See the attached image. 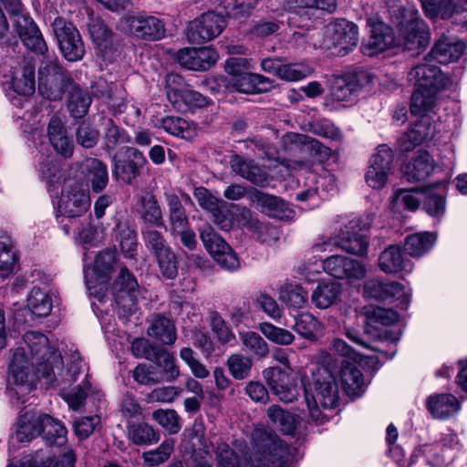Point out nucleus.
<instances>
[{
  "label": "nucleus",
  "mask_w": 467,
  "mask_h": 467,
  "mask_svg": "<svg viewBox=\"0 0 467 467\" xmlns=\"http://www.w3.org/2000/svg\"><path fill=\"white\" fill-rule=\"evenodd\" d=\"M252 444L254 461L257 464L241 459L228 444L221 442L215 451L217 467H288L293 461L295 449L270 431L255 429L252 433Z\"/></svg>",
  "instance_id": "1"
},
{
  "label": "nucleus",
  "mask_w": 467,
  "mask_h": 467,
  "mask_svg": "<svg viewBox=\"0 0 467 467\" xmlns=\"http://www.w3.org/2000/svg\"><path fill=\"white\" fill-rule=\"evenodd\" d=\"M38 69V93L48 100H60L75 87L70 73L57 59H48Z\"/></svg>",
  "instance_id": "2"
},
{
  "label": "nucleus",
  "mask_w": 467,
  "mask_h": 467,
  "mask_svg": "<svg viewBox=\"0 0 467 467\" xmlns=\"http://www.w3.org/2000/svg\"><path fill=\"white\" fill-rule=\"evenodd\" d=\"M147 159L137 148L125 147L111 160V173L116 182L134 185L140 177Z\"/></svg>",
  "instance_id": "3"
},
{
  "label": "nucleus",
  "mask_w": 467,
  "mask_h": 467,
  "mask_svg": "<svg viewBox=\"0 0 467 467\" xmlns=\"http://www.w3.org/2000/svg\"><path fill=\"white\" fill-rule=\"evenodd\" d=\"M51 27L63 57L69 62L81 60L86 50L81 36L74 24L64 17L57 16L52 22Z\"/></svg>",
  "instance_id": "4"
},
{
  "label": "nucleus",
  "mask_w": 467,
  "mask_h": 467,
  "mask_svg": "<svg viewBox=\"0 0 467 467\" xmlns=\"http://www.w3.org/2000/svg\"><path fill=\"white\" fill-rule=\"evenodd\" d=\"M116 264V250L105 249L96 255L92 268L84 269L86 285L90 296L99 297L115 271Z\"/></svg>",
  "instance_id": "5"
},
{
  "label": "nucleus",
  "mask_w": 467,
  "mask_h": 467,
  "mask_svg": "<svg viewBox=\"0 0 467 467\" xmlns=\"http://www.w3.org/2000/svg\"><path fill=\"white\" fill-rule=\"evenodd\" d=\"M338 381H307L304 384L305 400L313 420L317 421L321 411L319 402L324 408H334L338 403Z\"/></svg>",
  "instance_id": "6"
},
{
  "label": "nucleus",
  "mask_w": 467,
  "mask_h": 467,
  "mask_svg": "<svg viewBox=\"0 0 467 467\" xmlns=\"http://www.w3.org/2000/svg\"><path fill=\"white\" fill-rule=\"evenodd\" d=\"M310 372L312 379H362L364 377L355 362L348 359L337 361L329 354L313 364Z\"/></svg>",
  "instance_id": "7"
},
{
  "label": "nucleus",
  "mask_w": 467,
  "mask_h": 467,
  "mask_svg": "<svg viewBox=\"0 0 467 467\" xmlns=\"http://www.w3.org/2000/svg\"><path fill=\"white\" fill-rule=\"evenodd\" d=\"M226 26L225 17L215 12L203 13L189 22L185 35L192 44H202L218 36Z\"/></svg>",
  "instance_id": "8"
},
{
  "label": "nucleus",
  "mask_w": 467,
  "mask_h": 467,
  "mask_svg": "<svg viewBox=\"0 0 467 467\" xmlns=\"http://www.w3.org/2000/svg\"><path fill=\"white\" fill-rule=\"evenodd\" d=\"M182 78L176 74L166 77V96L174 108L181 111L199 109L208 104V99L198 91L180 87Z\"/></svg>",
  "instance_id": "9"
},
{
  "label": "nucleus",
  "mask_w": 467,
  "mask_h": 467,
  "mask_svg": "<svg viewBox=\"0 0 467 467\" xmlns=\"http://www.w3.org/2000/svg\"><path fill=\"white\" fill-rule=\"evenodd\" d=\"M328 48L333 55L346 56L358 43V28L353 22L343 18L336 19L327 26Z\"/></svg>",
  "instance_id": "10"
},
{
  "label": "nucleus",
  "mask_w": 467,
  "mask_h": 467,
  "mask_svg": "<svg viewBox=\"0 0 467 467\" xmlns=\"http://www.w3.org/2000/svg\"><path fill=\"white\" fill-rule=\"evenodd\" d=\"M90 207L88 189L78 182L68 185L62 192L58 202L59 216L75 219L83 216Z\"/></svg>",
  "instance_id": "11"
},
{
  "label": "nucleus",
  "mask_w": 467,
  "mask_h": 467,
  "mask_svg": "<svg viewBox=\"0 0 467 467\" xmlns=\"http://www.w3.org/2000/svg\"><path fill=\"white\" fill-rule=\"evenodd\" d=\"M371 80V75L363 69L335 76L330 87L331 97L337 101L352 100L359 89L369 84Z\"/></svg>",
  "instance_id": "12"
},
{
  "label": "nucleus",
  "mask_w": 467,
  "mask_h": 467,
  "mask_svg": "<svg viewBox=\"0 0 467 467\" xmlns=\"http://www.w3.org/2000/svg\"><path fill=\"white\" fill-rule=\"evenodd\" d=\"M112 293L116 304L122 307L124 312L131 314L135 309L140 291L136 277L127 267L120 268L113 282Z\"/></svg>",
  "instance_id": "13"
},
{
  "label": "nucleus",
  "mask_w": 467,
  "mask_h": 467,
  "mask_svg": "<svg viewBox=\"0 0 467 467\" xmlns=\"http://www.w3.org/2000/svg\"><path fill=\"white\" fill-rule=\"evenodd\" d=\"M12 21L19 38L27 49L38 55H45L47 52V45L40 29L26 11Z\"/></svg>",
  "instance_id": "14"
},
{
  "label": "nucleus",
  "mask_w": 467,
  "mask_h": 467,
  "mask_svg": "<svg viewBox=\"0 0 467 467\" xmlns=\"http://www.w3.org/2000/svg\"><path fill=\"white\" fill-rule=\"evenodd\" d=\"M326 273L337 279L360 280L365 277L367 269L361 262L344 255H331L322 261Z\"/></svg>",
  "instance_id": "15"
},
{
  "label": "nucleus",
  "mask_w": 467,
  "mask_h": 467,
  "mask_svg": "<svg viewBox=\"0 0 467 467\" xmlns=\"http://www.w3.org/2000/svg\"><path fill=\"white\" fill-rule=\"evenodd\" d=\"M392 161V150L385 144L379 145L377 148V152L370 158L366 173V181L370 187L381 189L385 186L391 170Z\"/></svg>",
  "instance_id": "16"
},
{
  "label": "nucleus",
  "mask_w": 467,
  "mask_h": 467,
  "mask_svg": "<svg viewBox=\"0 0 467 467\" xmlns=\"http://www.w3.org/2000/svg\"><path fill=\"white\" fill-rule=\"evenodd\" d=\"M249 199L257 208L269 217L282 221H290L295 217V211L282 198L265 193L257 189L250 192Z\"/></svg>",
  "instance_id": "17"
},
{
  "label": "nucleus",
  "mask_w": 467,
  "mask_h": 467,
  "mask_svg": "<svg viewBox=\"0 0 467 467\" xmlns=\"http://www.w3.org/2000/svg\"><path fill=\"white\" fill-rule=\"evenodd\" d=\"M421 202L431 216L439 217L445 212V199L443 195L435 192L434 185L410 187V211L418 209Z\"/></svg>",
  "instance_id": "18"
},
{
  "label": "nucleus",
  "mask_w": 467,
  "mask_h": 467,
  "mask_svg": "<svg viewBox=\"0 0 467 467\" xmlns=\"http://www.w3.org/2000/svg\"><path fill=\"white\" fill-rule=\"evenodd\" d=\"M175 57L177 62L187 69L204 71L215 64L218 54L211 47H185L180 49Z\"/></svg>",
  "instance_id": "19"
},
{
  "label": "nucleus",
  "mask_w": 467,
  "mask_h": 467,
  "mask_svg": "<svg viewBox=\"0 0 467 467\" xmlns=\"http://www.w3.org/2000/svg\"><path fill=\"white\" fill-rule=\"evenodd\" d=\"M427 410L432 418L447 420L458 416L462 410L461 400L451 393H435L425 400Z\"/></svg>",
  "instance_id": "20"
},
{
  "label": "nucleus",
  "mask_w": 467,
  "mask_h": 467,
  "mask_svg": "<svg viewBox=\"0 0 467 467\" xmlns=\"http://www.w3.org/2000/svg\"><path fill=\"white\" fill-rule=\"evenodd\" d=\"M395 43L392 28L382 21L371 25L370 36L367 42L360 47L365 56L374 57L389 49Z\"/></svg>",
  "instance_id": "21"
},
{
  "label": "nucleus",
  "mask_w": 467,
  "mask_h": 467,
  "mask_svg": "<svg viewBox=\"0 0 467 467\" xmlns=\"http://www.w3.org/2000/svg\"><path fill=\"white\" fill-rule=\"evenodd\" d=\"M365 334L374 341L387 338L388 331L378 326L388 327L398 319L397 313L389 308L371 307L366 311Z\"/></svg>",
  "instance_id": "22"
},
{
  "label": "nucleus",
  "mask_w": 467,
  "mask_h": 467,
  "mask_svg": "<svg viewBox=\"0 0 467 467\" xmlns=\"http://www.w3.org/2000/svg\"><path fill=\"white\" fill-rule=\"evenodd\" d=\"M463 41L453 36L441 35L434 43L431 52L424 57L427 61L430 57L441 64H449L458 60L465 50Z\"/></svg>",
  "instance_id": "23"
},
{
  "label": "nucleus",
  "mask_w": 467,
  "mask_h": 467,
  "mask_svg": "<svg viewBox=\"0 0 467 467\" xmlns=\"http://www.w3.org/2000/svg\"><path fill=\"white\" fill-rule=\"evenodd\" d=\"M130 30L135 36L148 41H157L165 36L162 20L149 15H138L130 18Z\"/></svg>",
  "instance_id": "24"
},
{
  "label": "nucleus",
  "mask_w": 467,
  "mask_h": 467,
  "mask_svg": "<svg viewBox=\"0 0 467 467\" xmlns=\"http://www.w3.org/2000/svg\"><path fill=\"white\" fill-rule=\"evenodd\" d=\"M230 165L234 172L256 186L264 188L269 184L268 173L253 160L234 155L231 158Z\"/></svg>",
  "instance_id": "25"
},
{
  "label": "nucleus",
  "mask_w": 467,
  "mask_h": 467,
  "mask_svg": "<svg viewBox=\"0 0 467 467\" xmlns=\"http://www.w3.org/2000/svg\"><path fill=\"white\" fill-rule=\"evenodd\" d=\"M413 76L419 88L445 89L451 84L450 78L438 66L427 62L415 66Z\"/></svg>",
  "instance_id": "26"
},
{
  "label": "nucleus",
  "mask_w": 467,
  "mask_h": 467,
  "mask_svg": "<svg viewBox=\"0 0 467 467\" xmlns=\"http://www.w3.org/2000/svg\"><path fill=\"white\" fill-rule=\"evenodd\" d=\"M32 375L36 379H57L64 376L63 358L58 350H51L48 355H42L32 362Z\"/></svg>",
  "instance_id": "27"
},
{
  "label": "nucleus",
  "mask_w": 467,
  "mask_h": 467,
  "mask_svg": "<svg viewBox=\"0 0 467 467\" xmlns=\"http://www.w3.org/2000/svg\"><path fill=\"white\" fill-rule=\"evenodd\" d=\"M405 286L395 281H383L379 278L367 280L363 285L365 297L378 301L399 299L404 295Z\"/></svg>",
  "instance_id": "28"
},
{
  "label": "nucleus",
  "mask_w": 467,
  "mask_h": 467,
  "mask_svg": "<svg viewBox=\"0 0 467 467\" xmlns=\"http://www.w3.org/2000/svg\"><path fill=\"white\" fill-rule=\"evenodd\" d=\"M48 140L55 151L64 159H69L74 152V142L68 137L67 128L59 117L53 116L47 125Z\"/></svg>",
  "instance_id": "29"
},
{
  "label": "nucleus",
  "mask_w": 467,
  "mask_h": 467,
  "mask_svg": "<svg viewBox=\"0 0 467 467\" xmlns=\"http://www.w3.org/2000/svg\"><path fill=\"white\" fill-rule=\"evenodd\" d=\"M227 87L245 94L264 93L273 88V81L265 76L246 72L237 78H232Z\"/></svg>",
  "instance_id": "30"
},
{
  "label": "nucleus",
  "mask_w": 467,
  "mask_h": 467,
  "mask_svg": "<svg viewBox=\"0 0 467 467\" xmlns=\"http://www.w3.org/2000/svg\"><path fill=\"white\" fill-rule=\"evenodd\" d=\"M61 398L68 404L69 408L78 410L87 399L98 400L100 401L102 394L94 391L89 381H82L78 384L71 383L61 389Z\"/></svg>",
  "instance_id": "31"
},
{
  "label": "nucleus",
  "mask_w": 467,
  "mask_h": 467,
  "mask_svg": "<svg viewBox=\"0 0 467 467\" xmlns=\"http://www.w3.org/2000/svg\"><path fill=\"white\" fill-rule=\"evenodd\" d=\"M86 179L93 193H101L109 182L108 166L101 160L88 158L85 163Z\"/></svg>",
  "instance_id": "32"
},
{
  "label": "nucleus",
  "mask_w": 467,
  "mask_h": 467,
  "mask_svg": "<svg viewBox=\"0 0 467 467\" xmlns=\"http://www.w3.org/2000/svg\"><path fill=\"white\" fill-rule=\"evenodd\" d=\"M342 285L338 282H320L311 295L312 303L320 309H326L336 304L340 297Z\"/></svg>",
  "instance_id": "33"
},
{
  "label": "nucleus",
  "mask_w": 467,
  "mask_h": 467,
  "mask_svg": "<svg viewBox=\"0 0 467 467\" xmlns=\"http://www.w3.org/2000/svg\"><path fill=\"white\" fill-rule=\"evenodd\" d=\"M443 89L423 88L416 87L413 94L410 96V113L426 114L432 111L439 102V94Z\"/></svg>",
  "instance_id": "34"
},
{
  "label": "nucleus",
  "mask_w": 467,
  "mask_h": 467,
  "mask_svg": "<svg viewBox=\"0 0 467 467\" xmlns=\"http://www.w3.org/2000/svg\"><path fill=\"white\" fill-rule=\"evenodd\" d=\"M147 334L163 345L171 346L174 344L177 338L176 327L173 322L161 315L152 317Z\"/></svg>",
  "instance_id": "35"
},
{
  "label": "nucleus",
  "mask_w": 467,
  "mask_h": 467,
  "mask_svg": "<svg viewBox=\"0 0 467 467\" xmlns=\"http://www.w3.org/2000/svg\"><path fill=\"white\" fill-rule=\"evenodd\" d=\"M40 434V414L30 410L19 416L16 431V437L18 441L28 442Z\"/></svg>",
  "instance_id": "36"
},
{
  "label": "nucleus",
  "mask_w": 467,
  "mask_h": 467,
  "mask_svg": "<svg viewBox=\"0 0 467 467\" xmlns=\"http://www.w3.org/2000/svg\"><path fill=\"white\" fill-rule=\"evenodd\" d=\"M417 11L415 12V15ZM410 56L416 51L420 55L430 44L431 34L427 24L420 18L414 16L413 10L410 9Z\"/></svg>",
  "instance_id": "37"
},
{
  "label": "nucleus",
  "mask_w": 467,
  "mask_h": 467,
  "mask_svg": "<svg viewBox=\"0 0 467 467\" xmlns=\"http://www.w3.org/2000/svg\"><path fill=\"white\" fill-rule=\"evenodd\" d=\"M436 162L426 150L420 149L410 158V179L425 181L434 171Z\"/></svg>",
  "instance_id": "38"
},
{
  "label": "nucleus",
  "mask_w": 467,
  "mask_h": 467,
  "mask_svg": "<svg viewBox=\"0 0 467 467\" xmlns=\"http://www.w3.org/2000/svg\"><path fill=\"white\" fill-rule=\"evenodd\" d=\"M41 434L47 444L62 446L67 441V430L58 420L47 414H40Z\"/></svg>",
  "instance_id": "39"
},
{
  "label": "nucleus",
  "mask_w": 467,
  "mask_h": 467,
  "mask_svg": "<svg viewBox=\"0 0 467 467\" xmlns=\"http://www.w3.org/2000/svg\"><path fill=\"white\" fill-rule=\"evenodd\" d=\"M103 145L107 152L116 150L122 144L133 142V139L121 127L117 125L112 119H109L104 127Z\"/></svg>",
  "instance_id": "40"
},
{
  "label": "nucleus",
  "mask_w": 467,
  "mask_h": 467,
  "mask_svg": "<svg viewBox=\"0 0 467 467\" xmlns=\"http://www.w3.org/2000/svg\"><path fill=\"white\" fill-rule=\"evenodd\" d=\"M114 230L124 256L128 259H134L138 248L136 231L130 228L126 222H118Z\"/></svg>",
  "instance_id": "41"
},
{
  "label": "nucleus",
  "mask_w": 467,
  "mask_h": 467,
  "mask_svg": "<svg viewBox=\"0 0 467 467\" xmlns=\"http://www.w3.org/2000/svg\"><path fill=\"white\" fill-rule=\"evenodd\" d=\"M140 219L146 224L156 227H165L161 209L154 195L148 194L140 199V208L139 209Z\"/></svg>",
  "instance_id": "42"
},
{
  "label": "nucleus",
  "mask_w": 467,
  "mask_h": 467,
  "mask_svg": "<svg viewBox=\"0 0 467 467\" xmlns=\"http://www.w3.org/2000/svg\"><path fill=\"white\" fill-rule=\"evenodd\" d=\"M67 95V109L75 119H82L88 111L91 104L90 96L75 82V87L69 88Z\"/></svg>",
  "instance_id": "43"
},
{
  "label": "nucleus",
  "mask_w": 467,
  "mask_h": 467,
  "mask_svg": "<svg viewBox=\"0 0 467 467\" xmlns=\"http://www.w3.org/2000/svg\"><path fill=\"white\" fill-rule=\"evenodd\" d=\"M389 18L405 42L409 40L408 11L400 0H388Z\"/></svg>",
  "instance_id": "44"
},
{
  "label": "nucleus",
  "mask_w": 467,
  "mask_h": 467,
  "mask_svg": "<svg viewBox=\"0 0 467 467\" xmlns=\"http://www.w3.org/2000/svg\"><path fill=\"white\" fill-rule=\"evenodd\" d=\"M27 306L32 315L37 317H45L52 310V298L47 291L34 286L27 297Z\"/></svg>",
  "instance_id": "45"
},
{
  "label": "nucleus",
  "mask_w": 467,
  "mask_h": 467,
  "mask_svg": "<svg viewBox=\"0 0 467 467\" xmlns=\"http://www.w3.org/2000/svg\"><path fill=\"white\" fill-rule=\"evenodd\" d=\"M411 123L410 144H420L433 138L436 128L431 116L423 114L416 120H410V124Z\"/></svg>",
  "instance_id": "46"
},
{
  "label": "nucleus",
  "mask_w": 467,
  "mask_h": 467,
  "mask_svg": "<svg viewBox=\"0 0 467 467\" xmlns=\"http://www.w3.org/2000/svg\"><path fill=\"white\" fill-rule=\"evenodd\" d=\"M168 202V220L170 223V231H181L189 226V219L186 211L176 194H171L167 198Z\"/></svg>",
  "instance_id": "47"
},
{
  "label": "nucleus",
  "mask_w": 467,
  "mask_h": 467,
  "mask_svg": "<svg viewBox=\"0 0 467 467\" xmlns=\"http://www.w3.org/2000/svg\"><path fill=\"white\" fill-rule=\"evenodd\" d=\"M128 438L136 445H150L156 443L160 435L146 422H131L128 426Z\"/></svg>",
  "instance_id": "48"
},
{
  "label": "nucleus",
  "mask_w": 467,
  "mask_h": 467,
  "mask_svg": "<svg viewBox=\"0 0 467 467\" xmlns=\"http://www.w3.org/2000/svg\"><path fill=\"white\" fill-rule=\"evenodd\" d=\"M336 245L349 254L364 256L368 252V242L362 234L342 232Z\"/></svg>",
  "instance_id": "49"
},
{
  "label": "nucleus",
  "mask_w": 467,
  "mask_h": 467,
  "mask_svg": "<svg viewBox=\"0 0 467 467\" xmlns=\"http://www.w3.org/2000/svg\"><path fill=\"white\" fill-rule=\"evenodd\" d=\"M331 349L336 354L344 357V359H348L352 362H355L360 370L364 365L374 366L378 360L375 357H365L359 353H357L349 345L347 344V342L340 338H334L332 340Z\"/></svg>",
  "instance_id": "50"
},
{
  "label": "nucleus",
  "mask_w": 467,
  "mask_h": 467,
  "mask_svg": "<svg viewBox=\"0 0 467 467\" xmlns=\"http://www.w3.org/2000/svg\"><path fill=\"white\" fill-rule=\"evenodd\" d=\"M32 372V363L26 355L24 348H16L13 350L11 360L8 364V374L14 379H26Z\"/></svg>",
  "instance_id": "51"
},
{
  "label": "nucleus",
  "mask_w": 467,
  "mask_h": 467,
  "mask_svg": "<svg viewBox=\"0 0 467 467\" xmlns=\"http://www.w3.org/2000/svg\"><path fill=\"white\" fill-rule=\"evenodd\" d=\"M14 90L22 96H31L36 89L35 65L26 62L20 77L14 78L12 81Z\"/></svg>",
  "instance_id": "52"
},
{
  "label": "nucleus",
  "mask_w": 467,
  "mask_h": 467,
  "mask_svg": "<svg viewBox=\"0 0 467 467\" xmlns=\"http://www.w3.org/2000/svg\"><path fill=\"white\" fill-rule=\"evenodd\" d=\"M23 341L34 358L42 355H48L49 351L56 350L54 348L49 346L47 337L39 331H26L23 335Z\"/></svg>",
  "instance_id": "53"
},
{
  "label": "nucleus",
  "mask_w": 467,
  "mask_h": 467,
  "mask_svg": "<svg viewBox=\"0 0 467 467\" xmlns=\"http://www.w3.org/2000/svg\"><path fill=\"white\" fill-rule=\"evenodd\" d=\"M379 268L387 273H396L404 266V258L399 245H389L379 257Z\"/></svg>",
  "instance_id": "54"
},
{
  "label": "nucleus",
  "mask_w": 467,
  "mask_h": 467,
  "mask_svg": "<svg viewBox=\"0 0 467 467\" xmlns=\"http://www.w3.org/2000/svg\"><path fill=\"white\" fill-rule=\"evenodd\" d=\"M17 263V256L13 250L10 236L0 235V275L7 276L13 272Z\"/></svg>",
  "instance_id": "55"
},
{
  "label": "nucleus",
  "mask_w": 467,
  "mask_h": 467,
  "mask_svg": "<svg viewBox=\"0 0 467 467\" xmlns=\"http://www.w3.org/2000/svg\"><path fill=\"white\" fill-rule=\"evenodd\" d=\"M39 179L44 182L47 187H50L60 180L59 166L53 156L42 154L37 166Z\"/></svg>",
  "instance_id": "56"
},
{
  "label": "nucleus",
  "mask_w": 467,
  "mask_h": 467,
  "mask_svg": "<svg viewBox=\"0 0 467 467\" xmlns=\"http://www.w3.org/2000/svg\"><path fill=\"white\" fill-rule=\"evenodd\" d=\"M437 234L434 232H422L410 234V257H420L434 246Z\"/></svg>",
  "instance_id": "57"
},
{
  "label": "nucleus",
  "mask_w": 467,
  "mask_h": 467,
  "mask_svg": "<svg viewBox=\"0 0 467 467\" xmlns=\"http://www.w3.org/2000/svg\"><path fill=\"white\" fill-rule=\"evenodd\" d=\"M199 235L204 248L212 256L221 249H228V244L210 224L199 227Z\"/></svg>",
  "instance_id": "58"
},
{
  "label": "nucleus",
  "mask_w": 467,
  "mask_h": 467,
  "mask_svg": "<svg viewBox=\"0 0 467 467\" xmlns=\"http://www.w3.org/2000/svg\"><path fill=\"white\" fill-rule=\"evenodd\" d=\"M240 339L245 350L258 358H265L269 353L266 341L256 332H241Z\"/></svg>",
  "instance_id": "59"
},
{
  "label": "nucleus",
  "mask_w": 467,
  "mask_h": 467,
  "mask_svg": "<svg viewBox=\"0 0 467 467\" xmlns=\"http://www.w3.org/2000/svg\"><path fill=\"white\" fill-rule=\"evenodd\" d=\"M75 139L80 147L92 149L99 140V131L89 122L81 121L75 130Z\"/></svg>",
  "instance_id": "60"
},
{
  "label": "nucleus",
  "mask_w": 467,
  "mask_h": 467,
  "mask_svg": "<svg viewBox=\"0 0 467 467\" xmlns=\"http://www.w3.org/2000/svg\"><path fill=\"white\" fill-rule=\"evenodd\" d=\"M267 416L285 434H291L296 429L295 417L279 406L273 405L269 407Z\"/></svg>",
  "instance_id": "61"
},
{
  "label": "nucleus",
  "mask_w": 467,
  "mask_h": 467,
  "mask_svg": "<svg viewBox=\"0 0 467 467\" xmlns=\"http://www.w3.org/2000/svg\"><path fill=\"white\" fill-rule=\"evenodd\" d=\"M141 235L145 247L153 256L171 247L164 235L152 227H145Z\"/></svg>",
  "instance_id": "62"
},
{
  "label": "nucleus",
  "mask_w": 467,
  "mask_h": 467,
  "mask_svg": "<svg viewBox=\"0 0 467 467\" xmlns=\"http://www.w3.org/2000/svg\"><path fill=\"white\" fill-rule=\"evenodd\" d=\"M252 359L242 354H232L226 361V366L233 378L235 379H244L250 374L252 368Z\"/></svg>",
  "instance_id": "63"
},
{
  "label": "nucleus",
  "mask_w": 467,
  "mask_h": 467,
  "mask_svg": "<svg viewBox=\"0 0 467 467\" xmlns=\"http://www.w3.org/2000/svg\"><path fill=\"white\" fill-rule=\"evenodd\" d=\"M318 327L317 319L309 313H301L295 318L294 330L301 337L314 340Z\"/></svg>",
  "instance_id": "64"
}]
</instances>
